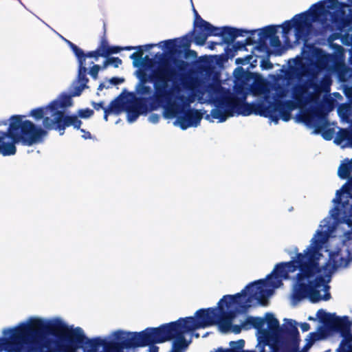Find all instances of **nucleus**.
Returning <instances> with one entry per match:
<instances>
[{
    "mask_svg": "<svg viewBox=\"0 0 352 352\" xmlns=\"http://www.w3.org/2000/svg\"><path fill=\"white\" fill-rule=\"evenodd\" d=\"M339 56L343 58V48L339 46L336 54H329L313 45H305L301 54L289 60V68L284 72L287 84L300 80L307 75L308 80L292 89L293 100L283 102V89L267 83L262 78L255 79L249 86L252 74L237 67L234 71L233 91L223 87L218 78L212 80H192L195 99L212 105L206 118L210 122L217 120L223 122L229 118L252 114L259 115L278 124L279 119L289 120L291 112L300 109L299 120L316 132L327 125L322 91L329 92L331 85V75L337 69Z\"/></svg>",
    "mask_w": 352,
    "mask_h": 352,
    "instance_id": "obj_1",
    "label": "nucleus"
},
{
    "mask_svg": "<svg viewBox=\"0 0 352 352\" xmlns=\"http://www.w3.org/2000/svg\"><path fill=\"white\" fill-rule=\"evenodd\" d=\"M333 207L322 219L302 252L296 246L286 250L288 262L280 263L294 273L295 284L292 304L307 298L312 302L328 300L333 273L337 268L346 267L352 260V196H340L336 191L332 200Z\"/></svg>",
    "mask_w": 352,
    "mask_h": 352,
    "instance_id": "obj_2",
    "label": "nucleus"
},
{
    "mask_svg": "<svg viewBox=\"0 0 352 352\" xmlns=\"http://www.w3.org/2000/svg\"><path fill=\"white\" fill-rule=\"evenodd\" d=\"M173 70L162 63L148 77L145 74L138 76L140 82L136 86V92L160 102L165 118H177L174 122L175 126L183 130L197 127L202 115L190 106L195 102L192 80L178 84L173 81Z\"/></svg>",
    "mask_w": 352,
    "mask_h": 352,
    "instance_id": "obj_3",
    "label": "nucleus"
},
{
    "mask_svg": "<svg viewBox=\"0 0 352 352\" xmlns=\"http://www.w3.org/2000/svg\"><path fill=\"white\" fill-rule=\"evenodd\" d=\"M346 5L338 0H323L314 4L309 10L296 14L291 21H285L281 25H269L258 30V41L270 39L271 47L278 50L281 42L276 35L277 28H282V36L285 43L289 42V33L294 29L296 41L307 40L313 32V25L316 23L318 28L327 30L335 26L342 30L349 25L345 16Z\"/></svg>",
    "mask_w": 352,
    "mask_h": 352,
    "instance_id": "obj_4",
    "label": "nucleus"
},
{
    "mask_svg": "<svg viewBox=\"0 0 352 352\" xmlns=\"http://www.w3.org/2000/svg\"><path fill=\"white\" fill-rule=\"evenodd\" d=\"M37 331L54 336H65L69 340L75 338L78 343H82L85 337L83 330L80 327H69L59 318L45 319L31 317L26 321L19 323L11 331L15 338L18 339L19 344L21 345V352L33 350Z\"/></svg>",
    "mask_w": 352,
    "mask_h": 352,
    "instance_id": "obj_5",
    "label": "nucleus"
},
{
    "mask_svg": "<svg viewBox=\"0 0 352 352\" xmlns=\"http://www.w3.org/2000/svg\"><path fill=\"white\" fill-rule=\"evenodd\" d=\"M218 309H199L194 316L179 318L175 322L162 324L158 328L144 330L147 345L162 343L178 336L181 331L190 332L210 327L220 320Z\"/></svg>",
    "mask_w": 352,
    "mask_h": 352,
    "instance_id": "obj_6",
    "label": "nucleus"
},
{
    "mask_svg": "<svg viewBox=\"0 0 352 352\" xmlns=\"http://www.w3.org/2000/svg\"><path fill=\"white\" fill-rule=\"evenodd\" d=\"M70 94L62 93L58 97L51 102L47 106L32 109L30 116L35 120L43 119V125L45 129H55L59 131L60 135H63L66 127L74 126L79 129L82 122L73 115H65V110L73 104Z\"/></svg>",
    "mask_w": 352,
    "mask_h": 352,
    "instance_id": "obj_7",
    "label": "nucleus"
},
{
    "mask_svg": "<svg viewBox=\"0 0 352 352\" xmlns=\"http://www.w3.org/2000/svg\"><path fill=\"white\" fill-rule=\"evenodd\" d=\"M16 143L33 145V122L25 120L24 116H12L8 131H0V153L3 156L14 155Z\"/></svg>",
    "mask_w": 352,
    "mask_h": 352,
    "instance_id": "obj_8",
    "label": "nucleus"
},
{
    "mask_svg": "<svg viewBox=\"0 0 352 352\" xmlns=\"http://www.w3.org/2000/svg\"><path fill=\"white\" fill-rule=\"evenodd\" d=\"M317 318L323 323H332L340 331L343 338L338 352H352V333L351 327L352 323L349 317H338L335 314L327 313L320 309L316 313Z\"/></svg>",
    "mask_w": 352,
    "mask_h": 352,
    "instance_id": "obj_9",
    "label": "nucleus"
},
{
    "mask_svg": "<svg viewBox=\"0 0 352 352\" xmlns=\"http://www.w3.org/2000/svg\"><path fill=\"white\" fill-rule=\"evenodd\" d=\"M111 338L118 343L112 344L105 352H124L125 348L147 346L144 331L137 333L118 330L112 333Z\"/></svg>",
    "mask_w": 352,
    "mask_h": 352,
    "instance_id": "obj_10",
    "label": "nucleus"
},
{
    "mask_svg": "<svg viewBox=\"0 0 352 352\" xmlns=\"http://www.w3.org/2000/svg\"><path fill=\"white\" fill-rule=\"evenodd\" d=\"M67 43L71 47L72 50L78 58V70L76 80L73 82L71 88L72 96H78L82 91L87 87L88 78L86 76L87 67L85 63V56L83 51L68 40H65Z\"/></svg>",
    "mask_w": 352,
    "mask_h": 352,
    "instance_id": "obj_11",
    "label": "nucleus"
},
{
    "mask_svg": "<svg viewBox=\"0 0 352 352\" xmlns=\"http://www.w3.org/2000/svg\"><path fill=\"white\" fill-rule=\"evenodd\" d=\"M195 14V33L193 41L198 45H204L207 40V34L212 27V24L204 20L193 8Z\"/></svg>",
    "mask_w": 352,
    "mask_h": 352,
    "instance_id": "obj_12",
    "label": "nucleus"
},
{
    "mask_svg": "<svg viewBox=\"0 0 352 352\" xmlns=\"http://www.w3.org/2000/svg\"><path fill=\"white\" fill-rule=\"evenodd\" d=\"M338 176L342 179H348V182L338 191L340 192V196H352V159L344 160L339 166Z\"/></svg>",
    "mask_w": 352,
    "mask_h": 352,
    "instance_id": "obj_13",
    "label": "nucleus"
},
{
    "mask_svg": "<svg viewBox=\"0 0 352 352\" xmlns=\"http://www.w3.org/2000/svg\"><path fill=\"white\" fill-rule=\"evenodd\" d=\"M248 33H250L249 31L236 29L231 27L225 26L219 28L212 25L211 28L210 29L207 34V38L211 36H222L225 41L232 42L236 37L243 36H244V34Z\"/></svg>",
    "mask_w": 352,
    "mask_h": 352,
    "instance_id": "obj_14",
    "label": "nucleus"
},
{
    "mask_svg": "<svg viewBox=\"0 0 352 352\" xmlns=\"http://www.w3.org/2000/svg\"><path fill=\"white\" fill-rule=\"evenodd\" d=\"M14 328L6 329L3 331L5 338H0V352L6 351L7 352H21L18 339L15 338L11 331Z\"/></svg>",
    "mask_w": 352,
    "mask_h": 352,
    "instance_id": "obj_15",
    "label": "nucleus"
},
{
    "mask_svg": "<svg viewBox=\"0 0 352 352\" xmlns=\"http://www.w3.org/2000/svg\"><path fill=\"white\" fill-rule=\"evenodd\" d=\"M142 47H131L127 46L124 47H120L118 46L110 47L107 41L102 40L97 48L101 56L107 57L111 54H116L120 52L121 50H131L133 49H140Z\"/></svg>",
    "mask_w": 352,
    "mask_h": 352,
    "instance_id": "obj_16",
    "label": "nucleus"
},
{
    "mask_svg": "<svg viewBox=\"0 0 352 352\" xmlns=\"http://www.w3.org/2000/svg\"><path fill=\"white\" fill-rule=\"evenodd\" d=\"M188 332L181 331L178 336H175L173 339V349L170 352H184L191 342V338L189 340L185 339L184 336Z\"/></svg>",
    "mask_w": 352,
    "mask_h": 352,
    "instance_id": "obj_17",
    "label": "nucleus"
},
{
    "mask_svg": "<svg viewBox=\"0 0 352 352\" xmlns=\"http://www.w3.org/2000/svg\"><path fill=\"white\" fill-rule=\"evenodd\" d=\"M124 109H129L132 111H138L141 113H146L147 108L142 98L133 97L127 100L124 103Z\"/></svg>",
    "mask_w": 352,
    "mask_h": 352,
    "instance_id": "obj_18",
    "label": "nucleus"
},
{
    "mask_svg": "<svg viewBox=\"0 0 352 352\" xmlns=\"http://www.w3.org/2000/svg\"><path fill=\"white\" fill-rule=\"evenodd\" d=\"M184 41H186L184 38L169 39L160 42L157 45L163 50H168L170 52H173L177 47L188 46V43H184Z\"/></svg>",
    "mask_w": 352,
    "mask_h": 352,
    "instance_id": "obj_19",
    "label": "nucleus"
},
{
    "mask_svg": "<svg viewBox=\"0 0 352 352\" xmlns=\"http://www.w3.org/2000/svg\"><path fill=\"white\" fill-rule=\"evenodd\" d=\"M338 113L343 122L352 124V107L349 104H342L338 108Z\"/></svg>",
    "mask_w": 352,
    "mask_h": 352,
    "instance_id": "obj_20",
    "label": "nucleus"
},
{
    "mask_svg": "<svg viewBox=\"0 0 352 352\" xmlns=\"http://www.w3.org/2000/svg\"><path fill=\"white\" fill-rule=\"evenodd\" d=\"M81 344L77 342L75 338L72 339L69 343L63 344L60 346V352H77L76 349Z\"/></svg>",
    "mask_w": 352,
    "mask_h": 352,
    "instance_id": "obj_21",
    "label": "nucleus"
},
{
    "mask_svg": "<svg viewBox=\"0 0 352 352\" xmlns=\"http://www.w3.org/2000/svg\"><path fill=\"white\" fill-rule=\"evenodd\" d=\"M107 109L111 113L118 115L123 109L124 110V104H122L121 100H116L111 102Z\"/></svg>",
    "mask_w": 352,
    "mask_h": 352,
    "instance_id": "obj_22",
    "label": "nucleus"
},
{
    "mask_svg": "<svg viewBox=\"0 0 352 352\" xmlns=\"http://www.w3.org/2000/svg\"><path fill=\"white\" fill-rule=\"evenodd\" d=\"M124 111L127 113V121L129 123H133L138 118L140 115L143 114L144 113L139 112L138 111H132L129 109H124Z\"/></svg>",
    "mask_w": 352,
    "mask_h": 352,
    "instance_id": "obj_23",
    "label": "nucleus"
},
{
    "mask_svg": "<svg viewBox=\"0 0 352 352\" xmlns=\"http://www.w3.org/2000/svg\"><path fill=\"white\" fill-rule=\"evenodd\" d=\"M94 113V111L92 109H80L78 111V116L75 115L77 118H78V117L80 118H90ZM78 120H80L79 119H78Z\"/></svg>",
    "mask_w": 352,
    "mask_h": 352,
    "instance_id": "obj_24",
    "label": "nucleus"
},
{
    "mask_svg": "<svg viewBox=\"0 0 352 352\" xmlns=\"http://www.w3.org/2000/svg\"><path fill=\"white\" fill-rule=\"evenodd\" d=\"M101 69V66L98 65H94L89 69V74L94 79H97L98 74Z\"/></svg>",
    "mask_w": 352,
    "mask_h": 352,
    "instance_id": "obj_25",
    "label": "nucleus"
},
{
    "mask_svg": "<svg viewBox=\"0 0 352 352\" xmlns=\"http://www.w3.org/2000/svg\"><path fill=\"white\" fill-rule=\"evenodd\" d=\"M175 65L178 71L180 72L186 70L188 67V63L184 60H177Z\"/></svg>",
    "mask_w": 352,
    "mask_h": 352,
    "instance_id": "obj_26",
    "label": "nucleus"
},
{
    "mask_svg": "<svg viewBox=\"0 0 352 352\" xmlns=\"http://www.w3.org/2000/svg\"><path fill=\"white\" fill-rule=\"evenodd\" d=\"M85 60L87 58H94L96 60H98L99 57L101 56L98 50L96 49L95 51L89 52L87 54H85Z\"/></svg>",
    "mask_w": 352,
    "mask_h": 352,
    "instance_id": "obj_27",
    "label": "nucleus"
},
{
    "mask_svg": "<svg viewBox=\"0 0 352 352\" xmlns=\"http://www.w3.org/2000/svg\"><path fill=\"white\" fill-rule=\"evenodd\" d=\"M109 65H113L115 67H118L122 64V60L118 57H111L108 59Z\"/></svg>",
    "mask_w": 352,
    "mask_h": 352,
    "instance_id": "obj_28",
    "label": "nucleus"
},
{
    "mask_svg": "<svg viewBox=\"0 0 352 352\" xmlns=\"http://www.w3.org/2000/svg\"><path fill=\"white\" fill-rule=\"evenodd\" d=\"M334 132L331 129L326 130L322 132V135L324 138V139L327 140H330L333 137Z\"/></svg>",
    "mask_w": 352,
    "mask_h": 352,
    "instance_id": "obj_29",
    "label": "nucleus"
},
{
    "mask_svg": "<svg viewBox=\"0 0 352 352\" xmlns=\"http://www.w3.org/2000/svg\"><path fill=\"white\" fill-rule=\"evenodd\" d=\"M160 118L158 114L152 113L148 116V120L152 124H157L159 122Z\"/></svg>",
    "mask_w": 352,
    "mask_h": 352,
    "instance_id": "obj_30",
    "label": "nucleus"
},
{
    "mask_svg": "<svg viewBox=\"0 0 352 352\" xmlns=\"http://www.w3.org/2000/svg\"><path fill=\"white\" fill-rule=\"evenodd\" d=\"M261 66L264 69H272L273 65L269 60H262Z\"/></svg>",
    "mask_w": 352,
    "mask_h": 352,
    "instance_id": "obj_31",
    "label": "nucleus"
},
{
    "mask_svg": "<svg viewBox=\"0 0 352 352\" xmlns=\"http://www.w3.org/2000/svg\"><path fill=\"white\" fill-rule=\"evenodd\" d=\"M123 81L124 80L122 78L114 77L109 80V83L113 85H116L123 82Z\"/></svg>",
    "mask_w": 352,
    "mask_h": 352,
    "instance_id": "obj_32",
    "label": "nucleus"
},
{
    "mask_svg": "<svg viewBox=\"0 0 352 352\" xmlns=\"http://www.w3.org/2000/svg\"><path fill=\"white\" fill-rule=\"evenodd\" d=\"M300 327L303 332H306L310 329V325L307 322L300 323Z\"/></svg>",
    "mask_w": 352,
    "mask_h": 352,
    "instance_id": "obj_33",
    "label": "nucleus"
},
{
    "mask_svg": "<svg viewBox=\"0 0 352 352\" xmlns=\"http://www.w3.org/2000/svg\"><path fill=\"white\" fill-rule=\"evenodd\" d=\"M92 106L96 110H100V109H104L103 107V102H92Z\"/></svg>",
    "mask_w": 352,
    "mask_h": 352,
    "instance_id": "obj_34",
    "label": "nucleus"
},
{
    "mask_svg": "<svg viewBox=\"0 0 352 352\" xmlns=\"http://www.w3.org/2000/svg\"><path fill=\"white\" fill-rule=\"evenodd\" d=\"M80 131L84 133L82 135V138L84 139H90L91 138V133L88 131H85L84 129H80Z\"/></svg>",
    "mask_w": 352,
    "mask_h": 352,
    "instance_id": "obj_35",
    "label": "nucleus"
},
{
    "mask_svg": "<svg viewBox=\"0 0 352 352\" xmlns=\"http://www.w3.org/2000/svg\"><path fill=\"white\" fill-rule=\"evenodd\" d=\"M248 62H249V60H243V58H240L236 59V64H243V65H244V64L248 63Z\"/></svg>",
    "mask_w": 352,
    "mask_h": 352,
    "instance_id": "obj_36",
    "label": "nucleus"
},
{
    "mask_svg": "<svg viewBox=\"0 0 352 352\" xmlns=\"http://www.w3.org/2000/svg\"><path fill=\"white\" fill-rule=\"evenodd\" d=\"M104 119L105 121L108 120V116L109 113H111L109 110L107 108L104 109Z\"/></svg>",
    "mask_w": 352,
    "mask_h": 352,
    "instance_id": "obj_37",
    "label": "nucleus"
},
{
    "mask_svg": "<svg viewBox=\"0 0 352 352\" xmlns=\"http://www.w3.org/2000/svg\"><path fill=\"white\" fill-rule=\"evenodd\" d=\"M142 56V54H138V53H133L132 54L131 56H130V58L131 59H137V58H140Z\"/></svg>",
    "mask_w": 352,
    "mask_h": 352,
    "instance_id": "obj_38",
    "label": "nucleus"
},
{
    "mask_svg": "<svg viewBox=\"0 0 352 352\" xmlns=\"http://www.w3.org/2000/svg\"><path fill=\"white\" fill-rule=\"evenodd\" d=\"M158 351V347L156 346H151L149 348V352H157Z\"/></svg>",
    "mask_w": 352,
    "mask_h": 352,
    "instance_id": "obj_39",
    "label": "nucleus"
},
{
    "mask_svg": "<svg viewBox=\"0 0 352 352\" xmlns=\"http://www.w3.org/2000/svg\"><path fill=\"white\" fill-rule=\"evenodd\" d=\"M108 65H109V62L108 61V60H107L104 62L103 65L101 67V69H106L108 67Z\"/></svg>",
    "mask_w": 352,
    "mask_h": 352,
    "instance_id": "obj_40",
    "label": "nucleus"
},
{
    "mask_svg": "<svg viewBox=\"0 0 352 352\" xmlns=\"http://www.w3.org/2000/svg\"><path fill=\"white\" fill-rule=\"evenodd\" d=\"M196 329H195V331ZM193 331H190V333H188L187 334H190L191 335V337L192 336H195L196 338H199V335L198 333H193Z\"/></svg>",
    "mask_w": 352,
    "mask_h": 352,
    "instance_id": "obj_41",
    "label": "nucleus"
},
{
    "mask_svg": "<svg viewBox=\"0 0 352 352\" xmlns=\"http://www.w3.org/2000/svg\"><path fill=\"white\" fill-rule=\"evenodd\" d=\"M155 45H153V44H151V45H145V47L146 50H150Z\"/></svg>",
    "mask_w": 352,
    "mask_h": 352,
    "instance_id": "obj_42",
    "label": "nucleus"
},
{
    "mask_svg": "<svg viewBox=\"0 0 352 352\" xmlns=\"http://www.w3.org/2000/svg\"><path fill=\"white\" fill-rule=\"evenodd\" d=\"M104 87H106L103 83H101L98 87V90L101 91Z\"/></svg>",
    "mask_w": 352,
    "mask_h": 352,
    "instance_id": "obj_43",
    "label": "nucleus"
},
{
    "mask_svg": "<svg viewBox=\"0 0 352 352\" xmlns=\"http://www.w3.org/2000/svg\"><path fill=\"white\" fill-rule=\"evenodd\" d=\"M347 1H348L349 5H347L345 3H344L346 5L345 8H346L348 6H352V0H347Z\"/></svg>",
    "mask_w": 352,
    "mask_h": 352,
    "instance_id": "obj_44",
    "label": "nucleus"
},
{
    "mask_svg": "<svg viewBox=\"0 0 352 352\" xmlns=\"http://www.w3.org/2000/svg\"><path fill=\"white\" fill-rule=\"evenodd\" d=\"M347 1H348L349 5H347L345 3H344L346 5L345 8H346L348 6H352V0H347Z\"/></svg>",
    "mask_w": 352,
    "mask_h": 352,
    "instance_id": "obj_45",
    "label": "nucleus"
},
{
    "mask_svg": "<svg viewBox=\"0 0 352 352\" xmlns=\"http://www.w3.org/2000/svg\"><path fill=\"white\" fill-rule=\"evenodd\" d=\"M3 124L4 125H6V124H7V122H4Z\"/></svg>",
    "mask_w": 352,
    "mask_h": 352,
    "instance_id": "obj_46",
    "label": "nucleus"
},
{
    "mask_svg": "<svg viewBox=\"0 0 352 352\" xmlns=\"http://www.w3.org/2000/svg\"><path fill=\"white\" fill-rule=\"evenodd\" d=\"M89 64H90V65H91V64H94V62H93V61H91V63H89Z\"/></svg>",
    "mask_w": 352,
    "mask_h": 352,
    "instance_id": "obj_47",
    "label": "nucleus"
},
{
    "mask_svg": "<svg viewBox=\"0 0 352 352\" xmlns=\"http://www.w3.org/2000/svg\"><path fill=\"white\" fill-rule=\"evenodd\" d=\"M309 320H313V318L311 317H309Z\"/></svg>",
    "mask_w": 352,
    "mask_h": 352,
    "instance_id": "obj_48",
    "label": "nucleus"
}]
</instances>
